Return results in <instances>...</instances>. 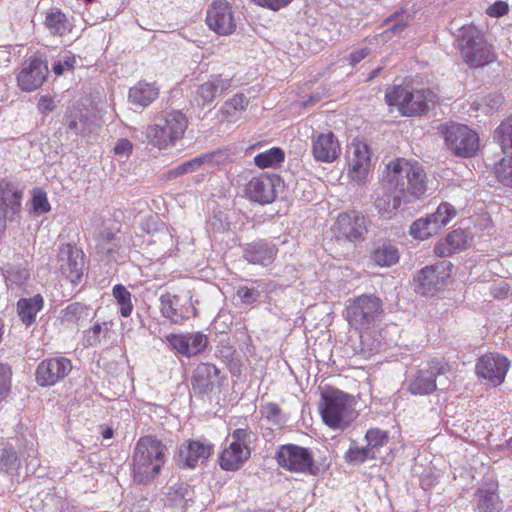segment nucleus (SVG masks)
Masks as SVG:
<instances>
[{"label":"nucleus","instance_id":"f257e3e1","mask_svg":"<svg viewBox=\"0 0 512 512\" xmlns=\"http://www.w3.org/2000/svg\"><path fill=\"white\" fill-rule=\"evenodd\" d=\"M427 176L417 162L390 161L383 171L381 187L374 200L380 214H392L402 205L420 199L427 190Z\"/></svg>","mask_w":512,"mask_h":512},{"label":"nucleus","instance_id":"f03ea898","mask_svg":"<svg viewBox=\"0 0 512 512\" xmlns=\"http://www.w3.org/2000/svg\"><path fill=\"white\" fill-rule=\"evenodd\" d=\"M166 445L154 436H143L135 444L132 455V476L137 484L151 483L167 460Z\"/></svg>","mask_w":512,"mask_h":512},{"label":"nucleus","instance_id":"7ed1b4c3","mask_svg":"<svg viewBox=\"0 0 512 512\" xmlns=\"http://www.w3.org/2000/svg\"><path fill=\"white\" fill-rule=\"evenodd\" d=\"M319 411L324 424L339 431L348 428L357 417L353 398L337 389L321 393Z\"/></svg>","mask_w":512,"mask_h":512},{"label":"nucleus","instance_id":"20e7f679","mask_svg":"<svg viewBox=\"0 0 512 512\" xmlns=\"http://www.w3.org/2000/svg\"><path fill=\"white\" fill-rule=\"evenodd\" d=\"M385 100L389 106H396L403 116L411 117L427 113L436 95L429 89L394 85L386 90Z\"/></svg>","mask_w":512,"mask_h":512},{"label":"nucleus","instance_id":"39448f33","mask_svg":"<svg viewBox=\"0 0 512 512\" xmlns=\"http://www.w3.org/2000/svg\"><path fill=\"white\" fill-rule=\"evenodd\" d=\"M461 55L470 67H483L494 60L491 46L474 25H464L455 34Z\"/></svg>","mask_w":512,"mask_h":512},{"label":"nucleus","instance_id":"423d86ee","mask_svg":"<svg viewBox=\"0 0 512 512\" xmlns=\"http://www.w3.org/2000/svg\"><path fill=\"white\" fill-rule=\"evenodd\" d=\"M384 314L382 300L373 294H363L351 300L346 307L349 325L358 331H368Z\"/></svg>","mask_w":512,"mask_h":512},{"label":"nucleus","instance_id":"0eeeda50","mask_svg":"<svg viewBox=\"0 0 512 512\" xmlns=\"http://www.w3.org/2000/svg\"><path fill=\"white\" fill-rule=\"evenodd\" d=\"M187 125V118L182 112L172 111L158 117L155 124L148 126L146 135L154 146L163 149L180 140Z\"/></svg>","mask_w":512,"mask_h":512},{"label":"nucleus","instance_id":"6e6552de","mask_svg":"<svg viewBox=\"0 0 512 512\" xmlns=\"http://www.w3.org/2000/svg\"><path fill=\"white\" fill-rule=\"evenodd\" d=\"M447 148L456 156L472 157L479 149V137L468 126L451 122L441 126Z\"/></svg>","mask_w":512,"mask_h":512},{"label":"nucleus","instance_id":"1a4fd4ad","mask_svg":"<svg viewBox=\"0 0 512 512\" xmlns=\"http://www.w3.org/2000/svg\"><path fill=\"white\" fill-rule=\"evenodd\" d=\"M250 432L247 429H235L226 439V446L219 455V465L226 471H237L250 458L248 445Z\"/></svg>","mask_w":512,"mask_h":512},{"label":"nucleus","instance_id":"9d476101","mask_svg":"<svg viewBox=\"0 0 512 512\" xmlns=\"http://www.w3.org/2000/svg\"><path fill=\"white\" fill-rule=\"evenodd\" d=\"M275 459L281 468L290 472L311 473L314 467L312 452L295 444L279 446Z\"/></svg>","mask_w":512,"mask_h":512},{"label":"nucleus","instance_id":"9b49d317","mask_svg":"<svg viewBox=\"0 0 512 512\" xmlns=\"http://www.w3.org/2000/svg\"><path fill=\"white\" fill-rule=\"evenodd\" d=\"M510 367V361L503 354H482L475 367L476 375L489 386L501 385Z\"/></svg>","mask_w":512,"mask_h":512},{"label":"nucleus","instance_id":"f8f14e48","mask_svg":"<svg viewBox=\"0 0 512 512\" xmlns=\"http://www.w3.org/2000/svg\"><path fill=\"white\" fill-rule=\"evenodd\" d=\"M451 263L441 261L432 266L421 269L415 280L418 283L417 290L423 295L433 294L442 289L450 276Z\"/></svg>","mask_w":512,"mask_h":512},{"label":"nucleus","instance_id":"ddd939ff","mask_svg":"<svg viewBox=\"0 0 512 512\" xmlns=\"http://www.w3.org/2000/svg\"><path fill=\"white\" fill-rule=\"evenodd\" d=\"M57 268L72 284L80 283L84 269V253L71 244L61 246L57 255Z\"/></svg>","mask_w":512,"mask_h":512},{"label":"nucleus","instance_id":"4468645a","mask_svg":"<svg viewBox=\"0 0 512 512\" xmlns=\"http://www.w3.org/2000/svg\"><path fill=\"white\" fill-rule=\"evenodd\" d=\"M206 22L211 30L220 35L232 34L236 29L232 8L226 0L212 2L207 10Z\"/></svg>","mask_w":512,"mask_h":512},{"label":"nucleus","instance_id":"2eb2a0df","mask_svg":"<svg viewBox=\"0 0 512 512\" xmlns=\"http://www.w3.org/2000/svg\"><path fill=\"white\" fill-rule=\"evenodd\" d=\"M72 365L65 357H51L40 362L36 369L35 380L42 387L53 386L66 377Z\"/></svg>","mask_w":512,"mask_h":512},{"label":"nucleus","instance_id":"dca6fc26","mask_svg":"<svg viewBox=\"0 0 512 512\" xmlns=\"http://www.w3.org/2000/svg\"><path fill=\"white\" fill-rule=\"evenodd\" d=\"M334 230L337 239L348 241L358 240L367 231L364 215L357 211H349L338 216Z\"/></svg>","mask_w":512,"mask_h":512},{"label":"nucleus","instance_id":"f3484780","mask_svg":"<svg viewBox=\"0 0 512 512\" xmlns=\"http://www.w3.org/2000/svg\"><path fill=\"white\" fill-rule=\"evenodd\" d=\"M48 75L47 63L38 55H33L25 63L19 73L17 80L20 88L24 91H33L39 88Z\"/></svg>","mask_w":512,"mask_h":512},{"label":"nucleus","instance_id":"a211bd4d","mask_svg":"<svg viewBox=\"0 0 512 512\" xmlns=\"http://www.w3.org/2000/svg\"><path fill=\"white\" fill-rule=\"evenodd\" d=\"M311 150L317 162L332 163L341 153L340 143L332 132L318 133L311 137Z\"/></svg>","mask_w":512,"mask_h":512},{"label":"nucleus","instance_id":"6ab92c4d","mask_svg":"<svg viewBox=\"0 0 512 512\" xmlns=\"http://www.w3.org/2000/svg\"><path fill=\"white\" fill-rule=\"evenodd\" d=\"M228 159V155L222 151L202 154L165 172V178L171 180L184 174L200 170L207 165H221Z\"/></svg>","mask_w":512,"mask_h":512},{"label":"nucleus","instance_id":"aec40b11","mask_svg":"<svg viewBox=\"0 0 512 512\" xmlns=\"http://www.w3.org/2000/svg\"><path fill=\"white\" fill-rule=\"evenodd\" d=\"M276 181H278L276 175H268L262 173L256 177H253L247 183L245 193L251 201L262 205L271 203L276 197Z\"/></svg>","mask_w":512,"mask_h":512},{"label":"nucleus","instance_id":"412c9836","mask_svg":"<svg viewBox=\"0 0 512 512\" xmlns=\"http://www.w3.org/2000/svg\"><path fill=\"white\" fill-rule=\"evenodd\" d=\"M213 445L207 441L187 440L181 444L179 459L188 468L205 463L213 452Z\"/></svg>","mask_w":512,"mask_h":512},{"label":"nucleus","instance_id":"4be33fe9","mask_svg":"<svg viewBox=\"0 0 512 512\" xmlns=\"http://www.w3.org/2000/svg\"><path fill=\"white\" fill-rule=\"evenodd\" d=\"M371 167V154L366 144L353 146L352 156H349V175L357 185L367 182Z\"/></svg>","mask_w":512,"mask_h":512},{"label":"nucleus","instance_id":"5701e85b","mask_svg":"<svg viewBox=\"0 0 512 512\" xmlns=\"http://www.w3.org/2000/svg\"><path fill=\"white\" fill-rule=\"evenodd\" d=\"M448 369L447 363L433 362L428 370H420L410 381L409 391L416 395L432 393L436 389V376L444 374Z\"/></svg>","mask_w":512,"mask_h":512},{"label":"nucleus","instance_id":"b1692460","mask_svg":"<svg viewBox=\"0 0 512 512\" xmlns=\"http://www.w3.org/2000/svg\"><path fill=\"white\" fill-rule=\"evenodd\" d=\"M111 321L95 322L91 328L84 331L83 340L87 347L107 350L112 347L116 333Z\"/></svg>","mask_w":512,"mask_h":512},{"label":"nucleus","instance_id":"393cba45","mask_svg":"<svg viewBox=\"0 0 512 512\" xmlns=\"http://www.w3.org/2000/svg\"><path fill=\"white\" fill-rule=\"evenodd\" d=\"M165 341L176 352H203L207 348V336L201 332L176 334L165 336Z\"/></svg>","mask_w":512,"mask_h":512},{"label":"nucleus","instance_id":"a878e982","mask_svg":"<svg viewBox=\"0 0 512 512\" xmlns=\"http://www.w3.org/2000/svg\"><path fill=\"white\" fill-rule=\"evenodd\" d=\"M232 80L221 75H211L200 84L196 90V102L199 106L211 104L217 97L222 96L230 87Z\"/></svg>","mask_w":512,"mask_h":512},{"label":"nucleus","instance_id":"bb28decb","mask_svg":"<svg viewBox=\"0 0 512 512\" xmlns=\"http://www.w3.org/2000/svg\"><path fill=\"white\" fill-rule=\"evenodd\" d=\"M22 190L9 182L0 183V215L7 220H14L21 211Z\"/></svg>","mask_w":512,"mask_h":512},{"label":"nucleus","instance_id":"cd10ccee","mask_svg":"<svg viewBox=\"0 0 512 512\" xmlns=\"http://www.w3.org/2000/svg\"><path fill=\"white\" fill-rule=\"evenodd\" d=\"M220 372L212 364L202 363L197 366L193 375V388L200 393L213 392L221 383Z\"/></svg>","mask_w":512,"mask_h":512},{"label":"nucleus","instance_id":"c85d7f7f","mask_svg":"<svg viewBox=\"0 0 512 512\" xmlns=\"http://www.w3.org/2000/svg\"><path fill=\"white\" fill-rule=\"evenodd\" d=\"M277 251L278 249L274 244L259 240L247 244L243 256L251 264L267 266L273 262Z\"/></svg>","mask_w":512,"mask_h":512},{"label":"nucleus","instance_id":"c756f323","mask_svg":"<svg viewBox=\"0 0 512 512\" xmlns=\"http://www.w3.org/2000/svg\"><path fill=\"white\" fill-rule=\"evenodd\" d=\"M95 315L96 312L89 306L73 302L61 311V321L67 325L79 326L88 320H92Z\"/></svg>","mask_w":512,"mask_h":512},{"label":"nucleus","instance_id":"7c9ffc66","mask_svg":"<svg viewBox=\"0 0 512 512\" xmlns=\"http://www.w3.org/2000/svg\"><path fill=\"white\" fill-rule=\"evenodd\" d=\"M43 305L44 299L40 294L29 298H20L17 302V313L23 324L26 326L32 325Z\"/></svg>","mask_w":512,"mask_h":512},{"label":"nucleus","instance_id":"2f4dec72","mask_svg":"<svg viewBox=\"0 0 512 512\" xmlns=\"http://www.w3.org/2000/svg\"><path fill=\"white\" fill-rule=\"evenodd\" d=\"M44 24L51 34L57 36L68 34L73 28L68 17L58 8H52L46 12Z\"/></svg>","mask_w":512,"mask_h":512},{"label":"nucleus","instance_id":"473e14b6","mask_svg":"<svg viewBox=\"0 0 512 512\" xmlns=\"http://www.w3.org/2000/svg\"><path fill=\"white\" fill-rule=\"evenodd\" d=\"M158 97V88L153 84L139 82L129 91V101L141 107L150 105Z\"/></svg>","mask_w":512,"mask_h":512},{"label":"nucleus","instance_id":"72a5a7b5","mask_svg":"<svg viewBox=\"0 0 512 512\" xmlns=\"http://www.w3.org/2000/svg\"><path fill=\"white\" fill-rule=\"evenodd\" d=\"M371 261L380 267H391L399 260V253L396 247L388 243L378 244L370 254Z\"/></svg>","mask_w":512,"mask_h":512},{"label":"nucleus","instance_id":"f704fd0d","mask_svg":"<svg viewBox=\"0 0 512 512\" xmlns=\"http://www.w3.org/2000/svg\"><path fill=\"white\" fill-rule=\"evenodd\" d=\"M479 497L478 506L483 512H500L503 504L497 494V486L488 489L479 488L477 490Z\"/></svg>","mask_w":512,"mask_h":512},{"label":"nucleus","instance_id":"c9c22d12","mask_svg":"<svg viewBox=\"0 0 512 512\" xmlns=\"http://www.w3.org/2000/svg\"><path fill=\"white\" fill-rule=\"evenodd\" d=\"M493 139L504 155H512V116L495 129Z\"/></svg>","mask_w":512,"mask_h":512},{"label":"nucleus","instance_id":"e433bc0d","mask_svg":"<svg viewBox=\"0 0 512 512\" xmlns=\"http://www.w3.org/2000/svg\"><path fill=\"white\" fill-rule=\"evenodd\" d=\"M285 159L284 151L279 147L270 148L254 157V163L257 167L264 169L274 167Z\"/></svg>","mask_w":512,"mask_h":512},{"label":"nucleus","instance_id":"4c0bfd02","mask_svg":"<svg viewBox=\"0 0 512 512\" xmlns=\"http://www.w3.org/2000/svg\"><path fill=\"white\" fill-rule=\"evenodd\" d=\"M456 215V209L449 203H441L436 212L428 216L429 221L435 224L436 232L445 227Z\"/></svg>","mask_w":512,"mask_h":512},{"label":"nucleus","instance_id":"58836bf2","mask_svg":"<svg viewBox=\"0 0 512 512\" xmlns=\"http://www.w3.org/2000/svg\"><path fill=\"white\" fill-rule=\"evenodd\" d=\"M494 172L501 183L512 186V155H505L499 162H495Z\"/></svg>","mask_w":512,"mask_h":512},{"label":"nucleus","instance_id":"ea45409f","mask_svg":"<svg viewBox=\"0 0 512 512\" xmlns=\"http://www.w3.org/2000/svg\"><path fill=\"white\" fill-rule=\"evenodd\" d=\"M113 296L117 300L120 307V313L123 317L131 315L133 310V304L131 302V293L121 284L113 287Z\"/></svg>","mask_w":512,"mask_h":512},{"label":"nucleus","instance_id":"a19ab883","mask_svg":"<svg viewBox=\"0 0 512 512\" xmlns=\"http://www.w3.org/2000/svg\"><path fill=\"white\" fill-rule=\"evenodd\" d=\"M436 233L435 224H432L428 217L415 220L410 226V234L415 239L424 240Z\"/></svg>","mask_w":512,"mask_h":512},{"label":"nucleus","instance_id":"79ce46f5","mask_svg":"<svg viewBox=\"0 0 512 512\" xmlns=\"http://www.w3.org/2000/svg\"><path fill=\"white\" fill-rule=\"evenodd\" d=\"M20 467V461L12 448H5L0 458V469L10 475H14Z\"/></svg>","mask_w":512,"mask_h":512},{"label":"nucleus","instance_id":"37998d69","mask_svg":"<svg viewBox=\"0 0 512 512\" xmlns=\"http://www.w3.org/2000/svg\"><path fill=\"white\" fill-rule=\"evenodd\" d=\"M375 452L371 451V448L366 447H351L345 453V459L351 464H360L365 462L367 459H374Z\"/></svg>","mask_w":512,"mask_h":512},{"label":"nucleus","instance_id":"c03bdc74","mask_svg":"<svg viewBox=\"0 0 512 512\" xmlns=\"http://www.w3.org/2000/svg\"><path fill=\"white\" fill-rule=\"evenodd\" d=\"M367 447L374 451L375 448L383 447L388 442V434L379 428H371L365 435Z\"/></svg>","mask_w":512,"mask_h":512},{"label":"nucleus","instance_id":"a18cd8bd","mask_svg":"<svg viewBox=\"0 0 512 512\" xmlns=\"http://www.w3.org/2000/svg\"><path fill=\"white\" fill-rule=\"evenodd\" d=\"M260 413L263 418L273 424H281L284 422L282 410L278 404L268 402L261 406Z\"/></svg>","mask_w":512,"mask_h":512},{"label":"nucleus","instance_id":"49530a36","mask_svg":"<svg viewBox=\"0 0 512 512\" xmlns=\"http://www.w3.org/2000/svg\"><path fill=\"white\" fill-rule=\"evenodd\" d=\"M236 295L242 304L253 305L260 299L261 290L258 287L243 285L238 287Z\"/></svg>","mask_w":512,"mask_h":512},{"label":"nucleus","instance_id":"de8ad7c7","mask_svg":"<svg viewBox=\"0 0 512 512\" xmlns=\"http://www.w3.org/2000/svg\"><path fill=\"white\" fill-rule=\"evenodd\" d=\"M32 208L36 214L47 213L51 209L46 192L40 188L33 191Z\"/></svg>","mask_w":512,"mask_h":512},{"label":"nucleus","instance_id":"09e8293b","mask_svg":"<svg viewBox=\"0 0 512 512\" xmlns=\"http://www.w3.org/2000/svg\"><path fill=\"white\" fill-rule=\"evenodd\" d=\"M445 239L447 240L450 247L453 248L455 252L462 250L465 248L468 242V235L462 229H456L450 232Z\"/></svg>","mask_w":512,"mask_h":512},{"label":"nucleus","instance_id":"8fccbe9b","mask_svg":"<svg viewBox=\"0 0 512 512\" xmlns=\"http://www.w3.org/2000/svg\"><path fill=\"white\" fill-rule=\"evenodd\" d=\"M12 370L7 364L0 363V402L5 399L11 388Z\"/></svg>","mask_w":512,"mask_h":512},{"label":"nucleus","instance_id":"3c124183","mask_svg":"<svg viewBox=\"0 0 512 512\" xmlns=\"http://www.w3.org/2000/svg\"><path fill=\"white\" fill-rule=\"evenodd\" d=\"M248 105V99L244 94H236L224 103L223 111L231 115L235 111H243Z\"/></svg>","mask_w":512,"mask_h":512},{"label":"nucleus","instance_id":"603ef678","mask_svg":"<svg viewBox=\"0 0 512 512\" xmlns=\"http://www.w3.org/2000/svg\"><path fill=\"white\" fill-rule=\"evenodd\" d=\"M87 117L83 114L67 116L69 131L74 135L84 134L86 130Z\"/></svg>","mask_w":512,"mask_h":512},{"label":"nucleus","instance_id":"864d4df0","mask_svg":"<svg viewBox=\"0 0 512 512\" xmlns=\"http://www.w3.org/2000/svg\"><path fill=\"white\" fill-rule=\"evenodd\" d=\"M176 300V296L171 297L170 295H168L167 298H165L164 296L161 297L163 315L174 322H176L175 316L177 315V310L173 307V304L174 301Z\"/></svg>","mask_w":512,"mask_h":512},{"label":"nucleus","instance_id":"5fc2aeb1","mask_svg":"<svg viewBox=\"0 0 512 512\" xmlns=\"http://www.w3.org/2000/svg\"><path fill=\"white\" fill-rule=\"evenodd\" d=\"M409 15H406L404 13H401L400 15H395V18L394 19H390L389 20V23H390V30L394 33V34H398V33H401L404 28H406L409 24Z\"/></svg>","mask_w":512,"mask_h":512},{"label":"nucleus","instance_id":"6e6d98bb","mask_svg":"<svg viewBox=\"0 0 512 512\" xmlns=\"http://www.w3.org/2000/svg\"><path fill=\"white\" fill-rule=\"evenodd\" d=\"M132 150L133 145L126 138L119 139L113 148L114 154L122 158H128L132 153Z\"/></svg>","mask_w":512,"mask_h":512},{"label":"nucleus","instance_id":"4d7b16f0","mask_svg":"<svg viewBox=\"0 0 512 512\" xmlns=\"http://www.w3.org/2000/svg\"><path fill=\"white\" fill-rule=\"evenodd\" d=\"M508 4L504 1H497L490 5L487 9V13L492 17H500L508 12Z\"/></svg>","mask_w":512,"mask_h":512},{"label":"nucleus","instance_id":"13d9d810","mask_svg":"<svg viewBox=\"0 0 512 512\" xmlns=\"http://www.w3.org/2000/svg\"><path fill=\"white\" fill-rule=\"evenodd\" d=\"M434 252L439 257H448L453 253H456L452 247L448 244L447 240L444 238L436 243L434 247Z\"/></svg>","mask_w":512,"mask_h":512},{"label":"nucleus","instance_id":"bf43d9fd","mask_svg":"<svg viewBox=\"0 0 512 512\" xmlns=\"http://www.w3.org/2000/svg\"><path fill=\"white\" fill-rule=\"evenodd\" d=\"M256 4L266 6L272 10H279L288 5L292 0H253Z\"/></svg>","mask_w":512,"mask_h":512},{"label":"nucleus","instance_id":"052dcab7","mask_svg":"<svg viewBox=\"0 0 512 512\" xmlns=\"http://www.w3.org/2000/svg\"><path fill=\"white\" fill-rule=\"evenodd\" d=\"M55 108L53 99L48 95L41 96L38 102V109L41 113L46 114Z\"/></svg>","mask_w":512,"mask_h":512},{"label":"nucleus","instance_id":"680f3d73","mask_svg":"<svg viewBox=\"0 0 512 512\" xmlns=\"http://www.w3.org/2000/svg\"><path fill=\"white\" fill-rule=\"evenodd\" d=\"M369 53H370L369 48H362V49L352 52L349 56L350 64L352 66L356 65L361 60H363L365 57H367L369 55Z\"/></svg>","mask_w":512,"mask_h":512},{"label":"nucleus","instance_id":"e2e57ef3","mask_svg":"<svg viewBox=\"0 0 512 512\" xmlns=\"http://www.w3.org/2000/svg\"><path fill=\"white\" fill-rule=\"evenodd\" d=\"M53 71L56 75H62L64 72V65L61 62H57L53 65Z\"/></svg>","mask_w":512,"mask_h":512},{"label":"nucleus","instance_id":"0e129e2a","mask_svg":"<svg viewBox=\"0 0 512 512\" xmlns=\"http://www.w3.org/2000/svg\"><path fill=\"white\" fill-rule=\"evenodd\" d=\"M381 71V68H377V69H374L373 71H371V73L369 74L368 78H367V81H371L372 79L376 78L379 73Z\"/></svg>","mask_w":512,"mask_h":512},{"label":"nucleus","instance_id":"69168bd1","mask_svg":"<svg viewBox=\"0 0 512 512\" xmlns=\"http://www.w3.org/2000/svg\"><path fill=\"white\" fill-rule=\"evenodd\" d=\"M102 435L104 438L109 439L113 436V430L111 428H107L104 430Z\"/></svg>","mask_w":512,"mask_h":512},{"label":"nucleus","instance_id":"338daca9","mask_svg":"<svg viewBox=\"0 0 512 512\" xmlns=\"http://www.w3.org/2000/svg\"><path fill=\"white\" fill-rule=\"evenodd\" d=\"M6 227V220L3 218L2 215H0V233L5 229Z\"/></svg>","mask_w":512,"mask_h":512}]
</instances>
